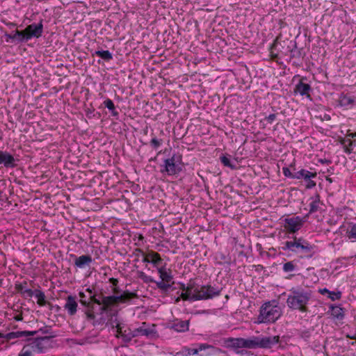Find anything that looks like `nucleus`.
Instances as JSON below:
<instances>
[{
    "mask_svg": "<svg viewBox=\"0 0 356 356\" xmlns=\"http://www.w3.org/2000/svg\"><path fill=\"white\" fill-rule=\"evenodd\" d=\"M157 270L162 281L170 282L172 280V275L170 270H167L165 267L162 266L157 268Z\"/></svg>",
    "mask_w": 356,
    "mask_h": 356,
    "instance_id": "nucleus-23",
    "label": "nucleus"
},
{
    "mask_svg": "<svg viewBox=\"0 0 356 356\" xmlns=\"http://www.w3.org/2000/svg\"><path fill=\"white\" fill-rule=\"evenodd\" d=\"M36 334L38 332H41L42 334H50V329L47 327H44L42 328H40L38 330L35 331Z\"/></svg>",
    "mask_w": 356,
    "mask_h": 356,
    "instance_id": "nucleus-49",
    "label": "nucleus"
},
{
    "mask_svg": "<svg viewBox=\"0 0 356 356\" xmlns=\"http://www.w3.org/2000/svg\"><path fill=\"white\" fill-rule=\"evenodd\" d=\"M54 337V335H51L49 337L36 338L30 343V345L35 353H44L50 346V339Z\"/></svg>",
    "mask_w": 356,
    "mask_h": 356,
    "instance_id": "nucleus-9",
    "label": "nucleus"
},
{
    "mask_svg": "<svg viewBox=\"0 0 356 356\" xmlns=\"http://www.w3.org/2000/svg\"><path fill=\"white\" fill-rule=\"evenodd\" d=\"M86 318L88 321H93L92 325L96 326L100 325L102 321H95V316L92 310L87 309L85 312Z\"/></svg>",
    "mask_w": 356,
    "mask_h": 356,
    "instance_id": "nucleus-34",
    "label": "nucleus"
},
{
    "mask_svg": "<svg viewBox=\"0 0 356 356\" xmlns=\"http://www.w3.org/2000/svg\"><path fill=\"white\" fill-rule=\"evenodd\" d=\"M33 296L37 298V303L40 306H44L47 304L45 294L42 291L39 289L33 291Z\"/></svg>",
    "mask_w": 356,
    "mask_h": 356,
    "instance_id": "nucleus-26",
    "label": "nucleus"
},
{
    "mask_svg": "<svg viewBox=\"0 0 356 356\" xmlns=\"http://www.w3.org/2000/svg\"><path fill=\"white\" fill-rule=\"evenodd\" d=\"M108 325L111 326V328H117L119 327L120 325L122 324L118 318L116 316H111V318L108 320V321L106 323Z\"/></svg>",
    "mask_w": 356,
    "mask_h": 356,
    "instance_id": "nucleus-35",
    "label": "nucleus"
},
{
    "mask_svg": "<svg viewBox=\"0 0 356 356\" xmlns=\"http://www.w3.org/2000/svg\"><path fill=\"white\" fill-rule=\"evenodd\" d=\"M296 265L293 261H288L283 265V270L285 273L292 272L295 270Z\"/></svg>",
    "mask_w": 356,
    "mask_h": 356,
    "instance_id": "nucleus-38",
    "label": "nucleus"
},
{
    "mask_svg": "<svg viewBox=\"0 0 356 356\" xmlns=\"http://www.w3.org/2000/svg\"><path fill=\"white\" fill-rule=\"evenodd\" d=\"M227 346L232 348H245V338H228L225 340Z\"/></svg>",
    "mask_w": 356,
    "mask_h": 356,
    "instance_id": "nucleus-21",
    "label": "nucleus"
},
{
    "mask_svg": "<svg viewBox=\"0 0 356 356\" xmlns=\"http://www.w3.org/2000/svg\"><path fill=\"white\" fill-rule=\"evenodd\" d=\"M154 283H156V286L159 289H161V290H163V291H167L170 287V285L168 284L169 282H163L162 280L159 281V282H155L154 281Z\"/></svg>",
    "mask_w": 356,
    "mask_h": 356,
    "instance_id": "nucleus-39",
    "label": "nucleus"
},
{
    "mask_svg": "<svg viewBox=\"0 0 356 356\" xmlns=\"http://www.w3.org/2000/svg\"><path fill=\"white\" fill-rule=\"evenodd\" d=\"M0 338H4V334L0 333Z\"/></svg>",
    "mask_w": 356,
    "mask_h": 356,
    "instance_id": "nucleus-58",
    "label": "nucleus"
},
{
    "mask_svg": "<svg viewBox=\"0 0 356 356\" xmlns=\"http://www.w3.org/2000/svg\"><path fill=\"white\" fill-rule=\"evenodd\" d=\"M27 282L24 281L22 282L15 284V289L17 292L20 293L24 298H31L33 296V291L31 289H27Z\"/></svg>",
    "mask_w": 356,
    "mask_h": 356,
    "instance_id": "nucleus-18",
    "label": "nucleus"
},
{
    "mask_svg": "<svg viewBox=\"0 0 356 356\" xmlns=\"http://www.w3.org/2000/svg\"><path fill=\"white\" fill-rule=\"evenodd\" d=\"M170 327L178 332L188 331L189 329V321L176 319L172 323Z\"/></svg>",
    "mask_w": 356,
    "mask_h": 356,
    "instance_id": "nucleus-17",
    "label": "nucleus"
},
{
    "mask_svg": "<svg viewBox=\"0 0 356 356\" xmlns=\"http://www.w3.org/2000/svg\"><path fill=\"white\" fill-rule=\"evenodd\" d=\"M26 33V40H30L32 38H39L42 35L43 32V24L41 20L39 24H31L29 25L25 29Z\"/></svg>",
    "mask_w": 356,
    "mask_h": 356,
    "instance_id": "nucleus-10",
    "label": "nucleus"
},
{
    "mask_svg": "<svg viewBox=\"0 0 356 356\" xmlns=\"http://www.w3.org/2000/svg\"><path fill=\"white\" fill-rule=\"evenodd\" d=\"M148 258L149 259L150 264L156 268H159L158 266L163 261L160 254L152 250L148 252Z\"/></svg>",
    "mask_w": 356,
    "mask_h": 356,
    "instance_id": "nucleus-24",
    "label": "nucleus"
},
{
    "mask_svg": "<svg viewBox=\"0 0 356 356\" xmlns=\"http://www.w3.org/2000/svg\"><path fill=\"white\" fill-rule=\"evenodd\" d=\"M36 334V332H30V331H17V332H12L10 333H8L7 334L4 335V338L7 339H13L15 338H19L23 337H31L34 336Z\"/></svg>",
    "mask_w": 356,
    "mask_h": 356,
    "instance_id": "nucleus-22",
    "label": "nucleus"
},
{
    "mask_svg": "<svg viewBox=\"0 0 356 356\" xmlns=\"http://www.w3.org/2000/svg\"><path fill=\"white\" fill-rule=\"evenodd\" d=\"M104 105L106 107L109 111L115 110V105L113 101L110 99H107L104 102Z\"/></svg>",
    "mask_w": 356,
    "mask_h": 356,
    "instance_id": "nucleus-42",
    "label": "nucleus"
},
{
    "mask_svg": "<svg viewBox=\"0 0 356 356\" xmlns=\"http://www.w3.org/2000/svg\"><path fill=\"white\" fill-rule=\"evenodd\" d=\"M320 293L323 295H325L326 293H330V291L325 288L323 289H320Z\"/></svg>",
    "mask_w": 356,
    "mask_h": 356,
    "instance_id": "nucleus-52",
    "label": "nucleus"
},
{
    "mask_svg": "<svg viewBox=\"0 0 356 356\" xmlns=\"http://www.w3.org/2000/svg\"><path fill=\"white\" fill-rule=\"evenodd\" d=\"M154 333V329L150 327L145 322H144L139 327L134 330V335H132V337H150L153 335Z\"/></svg>",
    "mask_w": 356,
    "mask_h": 356,
    "instance_id": "nucleus-12",
    "label": "nucleus"
},
{
    "mask_svg": "<svg viewBox=\"0 0 356 356\" xmlns=\"http://www.w3.org/2000/svg\"><path fill=\"white\" fill-rule=\"evenodd\" d=\"M137 295L135 293L129 291H124L119 296H102V312H108L117 306L120 303H123L132 298H136Z\"/></svg>",
    "mask_w": 356,
    "mask_h": 356,
    "instance_id": "nucleus-5",
    "label": "nucleus"
},
{
    "mask_svg": "<svg viewBox=\"0 0 356 356\" xmlns=\"http://www.w3.org/2000/svg\"><path fill=\"white\" fill-rule=\"evenodd\" d=\"M305 218L295 216L291 218H286L284 219V227L289 233H296L299 231L303 226L306 220Z\"/></svg>",
    "mask_w": 356,
    "mask_h": 356,
    "instance_id": "nucleus-8",
    "label": "nucleus"
},
{
    "mask_svg": "<svg viewBox=\"0 0 356 356\" xmlns=\"http://www.w3.org/2000/svg\"><path fill=\"white\" fill-rule=\"evenodd\" d=\"M110 282H111L114 286L117 285V284H118V280H117L116 279H115V278H111V279H110Z\"/></svg>",
    "mask_w": 356,
    "mask_h": 356,
    "instance_id": "nucleus-54",
    "label": "nucleus"
},
{
    "mask_svg": "<svg viewBox=\"0 0 356 356\" xmlns=\"http://www.w3.org/2000/svg\"><path fill=\"white\" fill-rule=\"evenodd\" d=\"M110 111L111 112L113 116H118L119 115V113L116 111L115 108V110H111Z\"/></svg>",
    "mask_w": 356,
    "mask_h": 356,
    "instance_id": "nucleus-53",
    "label": "nucleus"
},
{
    "mask_svg": "<svg viewBox=\"0 0 356 356\" xmlns=\"http://www.w3.org/2000/svg\"><path fill=\"white\" fill-rule=\"evenodd\" d=\"M348 136H350L351 138H354L355 137H356V133L348 134Z\"/></svg>",
    "mask_w": 356,
    "mask_h": 356,
    "instance_id": "nucleus-55",
    "label": "nucleus"
},
{
    "mask_svg": "<svg viewBox=\"0 0 356 356\" xmlns=\"http://www.w3.org/2000/svg\"><path fill=\"white\" fill-rule=\"evenodd\" d=\"M284 245L282 248L284 250L305 253L307 257H312L314 254L313 245L302 237H294L293 241H287Z\"/></svg>",
    "mask_w": 356,
    "mask_h": 356,
    "instance_id": "nucleus-4",
    "label": "nucleus"
},
{
    "mask_svg": "<svg viewBox=\"0 0 356 356\" xmlns=\"http://www.w3.org/2000/svg\"><path fill=\"white\" fill-rule=\"evenodd\" d=\"M132 335H134V330H131L129 328L124 330L122 334V341L124 343L130 342L131 339L135 337H132Z\"/></svg>",
    "mask_w": 356,
    "mask_h": 356,
    "instance_id": "nucleus-33",
    "label": "nucleus"
},
{
    "mask_svg": "<svg viewBox=\"0 0 356 356\" xmlns=\"http://www.w3.org/2000/svg\"><path fill=\"white\" fill-rule=\"evenodd\" d=\"M341 293L340 291L334 292V291H330L328 293V298H330L332 300H337L341 298Z\"/></svg>",
    "mask_w": 356,
    "mask_h": 356,
    "instance_id": "nucleus-41",
    "label": "nucleus"
},
{
    "mask_svg": "<svg viewBox=\"0 0 356 356\" xmlns=\"http://www.w3.org/2000/svg\"><path fill=\"white\" fill-rule=\"evenodd\" d=\"M354 102V99L348 95H341L339 98V105L346 108H352Z\"/></svg>",
    "mask_w": 356,
    "mask_h": 356,
    "instance_id": "nucleus-25",
    "label": "nucleus"
},
{
    "mask_svg": "<svg viewBox=\"0 0 356 356\" xmlns=\"http://www.w3.org/2000/svg\"><path fill=\"white\" fill-rule=\"evenodd\" d=\"M307 184L306 185L307 188H312L316 186V182L312 180V179H307Z\"/></svg>",
    "mask_w": 356,
    "mask_h": 356,
    "instance_id": "nucleus-51",
    "label": "nucleus"
},
{
    "mask_svg": "<svg viewBox=\"0 0 356 356\" xmlns=\"http://www.w3.org/2000/svg\"><path fill=\"white\" fill-rule=\"evenodd\" d=\"M123 328H124V326H123L122 323L121 325H120L119 327H118L116 328L115 337L121 338L122 339V334H123V332L124 330H123Z\"/></svg>",
    "mask_w": 356,
    "mask_h": 356,
    "instance_id": "nucleus-43",
    "label": "nucleus"
},
{
    "mask_svg": "<svg viewBox=\"0 0 356 356\" xmlns=\"http://www.w3.org/2000/svg\"><path fill=\"white\" fill-rule=\"evenodd\" d=\"M221 163L226 167H228L231 169H235L236 166L233 165L230 161V159L226 156H222L220 157Z\"/></svg>",
    "mask_w": 356,
    "mask_h": 356,
    "instance_id": "nucleus-37",
    "label": "nucleus"
},
{
    "mask_svg": "<svg viewBox=\"0 0 356 356\" xmlns=\"http://www.w3.org/2000/svg\"><path fill=\"white\" fill-rule=\"evenodd\" d=\"M265 119L268 123L271 124L276 119V115L274 113L270 114Z\"/></svg>",
    "mask_w": 356,
    "mask_h": 356,
    "instance_id": "nucleus-50",
    "label": "nucleus"
},
{
    "mask_svg": "<svg viewBox=\"0 0 356 356\" xmlns=\"http://www.w3.org/2000/svg\"><path fill=\"white\" fill-rule=\"evenodd\" d=\"M193 291H195L197 300L212 299L220 295L221 290L211 285H197L193 282Z\"/></svg>",
    "mask_w": 356,
    "mask_h": 356,
    "instance_id": "nucleus-6",
    "label": "nucleus"
},
{
    "mask_svg": "<svg viewBox=\"0 0 356 356\" xmlns=\"http://www.w3.org/2000/svg\"><path fill=\"white\" fill-rule=\"evenodd\" d=\"M282 172L285 177L293 179L294 173H292L288 168L284 167Z\"/></svg>",
    "mask_w": 356,
    "mask_h": 356,
    "instance_id": "nucleus-46",
    "label": "nucleus"
},
{
    "mask_svg": "<svg viewBox=\"0 0 356 356\" xmlns=\"http://www.w3.org/2000/svg\"><path fill=\"white\" fill-rule=\"evenodd\" d=\"M11 39L15 40L19 42H24V41H28L29 40H26V33H25V31H15L13 35L9 36Z\"/></svg>",
    "mask_w": 356,
    "mask_h": 356,
    "instance_id": "nucleus-28",
    "label": "nucleus"
},
{
    "mask_svg": "<svg viewBox=\"0 0 356 356\" xmlns=\"http://www.w3.org/2000/svg\"><path fill=\"white\" fill-rule=\"evenodd\" d=\"M79 297L81 298V300H80L81 303L83 305L86 306V307H88L89 306V302H88L87 301L83 300V298H86V296H85L84 293L83 292H79Z\"/></svg>",
    "mask_w": 356,
    "mask_h": 356,
    "instance_id": "nucleus-48",
    "label": "nucleus"
},
{
    "mask_svg": "<svg viewBox=\"0 0 356 356\" xmlns=\"http://www.w3.org/2000/svg\"><path fill=\"white\" fill-rule=\"evenodd\" d=\"M352 143H353V147H356V139L354 140H352Z\"/></svg>",
    "mask_w": 356,
    "mask_h": 356,
    "instance_id": "nucleus-56",
    "label": "nucleus"
},
{
    "mask_svg": "<svg viewBox=\"0 0 356 356\" xmlns=\"http://www.w3.org/2000/svg\"><path fill=\"white\" fill-rule=\"evenodd\" d=\"M320 200L319 196L316 195V198L309 204V212L312 213L317 211L319 209Z\"/></svg>",
    "mask_w": 356,
    "mask_h": 356,
    "instance_id": "nucleus-30",
    "label": "nucleus"
},
{
    "mask_svg": "<svg viewBox=\"0 0 356 356\" xmlns=\"http://www.w3.org/2000/svg\"><path fill=\"white\" fill-rule=\"evenodd\" d=\"M139 252L142 255V261L143 263H150L149 261V259L148 258V252L147 253H145L143 250H138Z\"/></svg>",
    "mask_w": 356,
    "mask_h": 356,
    "instance_id": "nucleus-47",
    "label": "nucleus"
},
{
    "mask_svg": "<svg viewBox=\"0 0 356 356\" xmlns=\"http://www.w3.org/2000/svg\"><path fill=\"white\" fill-rule=\"evenodd\" d=\"M317 176L316 172H309L305 169H301L299 171L294 172L293 179H304L307 181V179L316 178Z\"/></svg>",
    "mask_w": 356,
    "mask_h": 356,
    "instance_id": "nucleus-20",
    "label": "nucleus"
},
{
    "mask_svg": "<svg viewBox=\"0 0 356 356\" xmlns=\"http://www.w3.org/2000/svg\"><path fill=\"white\" fill-rule=\"evenodd\" d=\"M183 292L181 294V297L184 300H197L195 298V291H193V282L188 284L187 286L183 285L181 288Z\"/></svg>",
    "mask_w": 356,
    "mask_h": 356,
    "instance_id": "nucleus-16",
    "label": "nucleus"
},
{
    "mask_svg": "<svg viewBox=\"0 0 356 356\" xmlns=\"http://www.w3.org/2000/svg\"><path fill=\"white\" fill-rule=\"evenodd\" d=\"M343 145L344 152L347 154H350L353 150V143L350 138H345L342 141Z\"/></svg>",
    "mask_w": 356,
    "mask_h": 356,
    "instance_id": "nucleus-31",
    "label": "nucleus"
},
{
    "mask_svg": "<svg viewBox=\"0 0 356 356\" xmlns=\"http://www.w3.org/2000/svg\"><path fill=\"white\" fill-rule=\"evenodd\" d=\"M197 350L199 352L202 351V350H210L209 353L206 354L204 356H210L212 355H217V354L224 353V351L222 349L215 347L211 345L207 344V343L200 344L198 346ZM200 356H204V355H201Z\"/></svg>",
    "mask_w": 356,
    "mask_h": 356,
    "instance_id": "nucleus-19",
    "label": "nucleus"
},
{
    "mask_svg": "<svg viewBox=\"0 0 356 356\" xmlns=\"http://www.w3.org/2000/svg\"><path fill=\"white\" fill-rule=\"evenodd\" d=\"M93 55L98 56L106 61H109L113 58L112 54L108 50H98Z\"/></svg>",
    "mask_w": 356,
    "mask_h": 356,
    "instance_id": "nucleus-29",
    "label": "nucleus"
},
{
    "mask_svg": "<svg viewBox=\"0 0 356 356\" xmlns=\"http://www.w3.org/2000/svg\"><path fill=\"white\" fill-rule=\"evenodd\" d=\"M337 311H339V312L340 310H341V308H337Z\"/></svg>",
    "mask_w": 356,
    "mask_h": 356,
    "instance_id": "nucleus-60",
    "label": "nucleus"
},
{
    "mask_svg": "<svg viewBox=\"0 0 356 356\" xmlns=\"http://www.w3.org/2000/svg\"><path fill=\"white\" fill-rule=\"evenodd\" d=\"M71 256L74 257V265L79 268H85L87 266H90L92 262V257L88 254H83L80 257H76L74 255Z\"/></svg>",
    "mask_w": 356,
    "mask_h": 356,
    "instance_id": "nucleus-13",
    "label": "nucleus"
},
{
    "mask_svg": "<svg viewBox=\"0 0 356 356\" xmlns=\"http://www.w3.org/2000/svg\"><path fill=\"white\" fill-rule=\"evenodd\" d=\"M312 298V291L302 287H292L289 290L286 305L292 310L307 312V305Z\"/></svg>",
    "mask_w": 356,
    "mask_h": 356,
    "instance_id": "nucleus-1",
    "label": "nucleus"
},
{
    "mask_svg": "<svg viewBox=\"0 0 356 356\" xmlns=\"http://www.w3.org/2000/svg\"><path fill=\"white\" fill-rule=\"evenodd\" d=\"M334 316H337V318H339V314H334Z\"/></svg>",
    "mask_w": 356,
    "mask_h": 356,
    "instance_id": "nucleus-59",
    "label": "nucleus"
},
{
    "mask_svg": "<svg viewBox=\"0 0 356 356\" xmlns=\"http://www.w3.org/2000/svg\"><path fill=\"white\" fill-rule=\"evenodd\" d=\"M280 342L278 335H259L245 339V348L248 349H270Z\"/></svg>",
    "mask_w": 356,
    "mask_h": 356,
    "instance_id": "nucleus-3",
    "label": "nucleus"
},
{
    "mask_svg": "<svg viewBox=\"0 0 356 356\" xmlns=\"http://www.w3.org/2000/svg\"><path fill=\"white\" fill-rule=\"evenodd\" d=\"M184 351L186 352V355H196L199 353L197 348H184Z\"/></svg>",
    "mask_w": 356,
    "mask_h": 356,
    "instance_id": "nucleus-45",
    "label": "nucleus"
},
{
    "mask_svg": "<svg viewBox=\"0 0 356 356\" xmlns=\"http://www.w3.org/2000/svg\"><path fill=\"white\" fill-rule=\"evenodd\" d=\"M78 304L76 298L72 296H68L66 298V302L64 305V309L67 312L70 316H74L77 311Z\"/></svg>",
    "mask_w": 356,
    "mask_h": 356,
    "instance_id": "nucleus-14",
    "label": "nucleus"
},
{
    "mask_svg": "<svg viewBox=\"0 0 356 356\" xmlns=\"http://www.w3.org/2000/svg\"><path fill=\"white\" fill-rule=\"evenodd\" d=\"M282 314V309L276 300L268 301L260 307L257 321L259 323H274Z\"/></svg>",
    "mask_w": 356,
    "mask_h": 356,
    "instance_id": "nucleus-2",
    "label": "nucleus"
},
{
    "mask_svg": "<svg viewBox=\"0 0 356 356\" xmlns=\"http://www.w3.org/2000/svg\"><path fill=\"white\" fill-rule=\"evenodd\" d=\"M18 159L7 151L0 150V165H3L6 168H14L17 166Z\"/></svg>",
    "mask_w": 356,
    "mask_h": 356,
    "instance_id": "nucleus-11",
    "label": "nucleus"
},
{
    "mask_svg": "<svg viewBox=\"0 0 356 356\" xmlns=\"http://www.w3.org/2000/svg\"><path fill=\"white\" fill-rule=\"evenodd\" d=\"M181 163V156L173 154L170 158L164 160L163 169L161 172L170 176L177 175L182 170Z\"/></svg>",
    "mask_w": 356,
    "mask_h": 356,
    "instance_id": "nucleus-7",
    "label": "nucleus"
},
{
    "mask_svg": "<svg viewBox=\"0 0 356 356\" xmlns=\"http://www.w3.org/2000/svg\"><path fill=\"white\" fill-rule=\"evenodd\" d=\"M138 276L140 279H141L145 283L154 282V280L152 277H151L150 276H147L143 271H138Z\"/></svg>",
    "mask_w": 356,
    "mask_h": 356,
    "instance_id": "nucleus-36",
    "label": "nucleus"
},
{
    "mask_svg": "<svg viewBox=\"0 0 356 356\" xmlns=\"http://www.w3.org/2000/svg\"><path fill=\"white\" fill-rule=\"evenodd\" d=\"M348 337L351 339V337H356V334L353 336V335H351V336H349L348 335Z\"/></svg>",
    "mask_w": 356,
    "mask_h": 356,
    "instance_id": "nucleus-57",
    "label": "nucleus"
},
{
    "mask_svg": "<svg viewBox=\"0 0 356 356\" xmlns=\"http://www.w3.org/2000/svg\"><path fill=\"white\" fill-rule=\"evenodd\" d=\"M34 350L31 345L24 346L19 353L18 356H33Z\"/></svg>",
    "mask_w": 356,
    "mask_h": 356,
    "instance_id": "nucleus-32",
    "label": "nucleus"
},
{
    "mask_svg": "<svg viewBox=\"0 0 356 356\" xmlns=\"http://www.w3.org/2000/svg\"><path fill=\"white\" fill-rule=\"evenodd\" d=\"M102 294H100V295H94L91 297V300L93 302L99 305H102Z\"/></svg>",
    "mask_w": 356,
    "mask_h": 356,
    "instance_id": "nucleus-44",
    "label": "nucleus"
},
{
    "mask_svg": "<svg viewBox=\"0 0 356 356\" xmlns=\"http://www.w3.org/2000/svg\"><path fill=\"white\" fill-rule=\"evenodd\" d=\"M346 236L349 239L356 241V224L353 222H348L346 229Z\"/></svg>",
    "mask_w": 356,
    "mask_h": 356,
    "instance_id": "nucleus-27",
    "label": "nucleus"
},
{
    "mask_svg": "<svg viewBox=\"0 0 356 356\" xmlns=\"http://www.w3.org/2000/svg\"><path fill=\"white\" fill-rule=\"evenodd\" d=\"M356 1V0H355Z\"/></svg>",
    "mask_w": 356,
    "mask_h": 356,
    "instance_id": "nucleus-61",
    "label": "nucleus"
},
{
    "mask_svg": "<svg viewBox=\"0 0 356 356\" xmlns=\"http://www.w3.org/2000/svg\"><path fill=\"white\" fill-rule=\"evenodd\" d=\"M163 143L162 139H157L156 138H153L150 141V145L154 149H158Z\"/></svg>",
    "mask_w": 356,
    "mask_h": 356,
    "instance_id": "nucleus-40",
    "label": "nucleus"
},
{
    "mask_svg": "<svg viewBox=\"0 0 356 356\" xmlns=\"http://www.w3.org/2000/svg\"><path fill=\"white\" fill-rule=\"evenodd\" d=\"M305 79L302 78L299 83L296 84L294 92L298 93L302 96L305 95L307 97H309V92L312 90L311 86L309 84L304 82Z\"/></svg>",
    "mask_w": 356,
    "mask_h": 356,
    "instance_id": "nucleus-15",
    "label": "nucleus"
}]
</instances>
